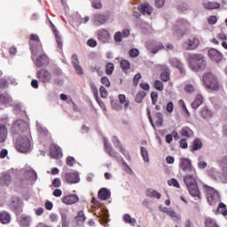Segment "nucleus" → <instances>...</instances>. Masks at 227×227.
<instances>
[{
	"instance_id": "obj_47",
	"label": "nucleus",
	"mask_w": 227,
	"mask_h": 227,
	"mask_svg": "<svg viewBox=\"0 0 227 227\" xmlns=\"http://www.w3.org/2000/svg\"><path fill=\"white\" fill-rule=\"evenodd\" d=\"M129 54L130 58H137V56H139V50L133 48L129 50Z\"/></svg>"
},
{
	"instance_id": "obj_2",
	"label": "nucleus",
	"mask_w": 227,
	"mask_h": 227,
	"mask_svg": "<svg viewBox=\"0 0 227 227\" xmlns=\"http://www.w3.org/2000/svg\"><path fill=\"white\" fill-rule=\"evenodd\" d=\"M184 184L192 196L193 198H199V200H201V193L200 192V188H198V184L196 183V178H194V176L187 175L184 177Z\"/></svg>"
},
{
	"instance_id": "obj_42",
	"label": "nucleus",
	"mask_w": 227,
	"mask_h": 227,
	"mask_svg": "<svg viewBox=\"0 0 227 227\" xmlns=\"http://www.w3.org/2000/svg\"><path fill=\"white\" fill-rule=\"evenodd\" d=\"M169 62L172 67H176V68H182V64L180 63V60H178V59H170Z\"/></svg>"
},
{
	"instance_id": "obj_16",
	"label": "nucleus",
	"mask_w": 227,
	"mask_h": 227,
	"mask_svg": "<svg viewBox=\"0 0 227 227\" xmlns=\"http://www.w3.org/2000/svg\"><path fill=\"white\" fill-rule=\"evenodd\" d=\"M66 180L68 184H79L81 179L77 173H67L66 174Z\"/></svg>"
},
{
	"instance_id": "obj_59",
	"label": "nucleus",
	"mask_w": 227,
	"mask_h": 227,
	"mask_svg": "<svg viewBox=\"0 0 227 227\" xmlns=\"http://www.w3.org/2000/svg\"><path fill=\"white\" fill-rule=\"evenodd\" d=\"M156 8H162L166 3V0H154Z\"/></svg>"
},
{
	"instance_id": "obj_6",
	"label": "nucleus",
	"mask_w": 227,
	"mask_h": 227,
	"mask_svg": "<svg viewBox=\"0 0 227 227\" xmlns=\"http://www.w3.org/2000/svg\"><path fill=\"white\" fill-rule=\"evenodd\" d=\"M42 47L39 49H32V59L35 61V65L38 67H42L44 63L47 62V55L42 54Z\"/></svg>"
},
{
	"instance_id": "obj_13",
	"label": "nucleus",
	"mask_w": 227,
	"mask_h": 227,
	"mask_svg": "<svg viewBox=\"0 0 227 227\" xmlns=\"http://www.w3.org/2000/svg\"><path fill=\"white\" fill-rule=\"evenodd\" d=\"M72 65L74 66V68L78 75H82L83 71L82 67L79 65V59L77 58V55L74 54L72 56Z\"/></svg>"
},
{
	"instance_id": "obj_7",
	"label": "nucleus",
	"mask_w": 227,
	"mask_h": 227,
	"mask_svg": "<svg viewBox=\"0 0 227 227\" xmlns=\"http://www.w3.org/2000/svg\"><path fill=\"white\" fill-rule=\"evenodd\" d=\"M198 47H200V39L196 36L190 37L182 43V48L184 51H195Z\"/></svg>"
},
{
	"instance_id": "obj_30",
	"label": "nucleus",
	"mask_w": 227,
	"mask_h": 227,
	"mask_svg": "<svg viewBox=\"0 0 227 227\" xmlns=\"http://www.w3.org/2000/svg\"><path fill=\"white\" fill-rule=\"evenodd\" d=\"M201 146H203V144L201 143V140L195 139L193 141V145H192V152H196L198 150H201Z\"/></svg>"
},
{
	"instance_id": "obj_14",
	"label": "nucleus",
	"mask_w": 227,
	"mask_h": 227,
	"mask_svg": "<svg viewBox=\"0 0 227 227\" xmlns=\"http://www.w3.org/2000/svg\"><path fill=\"white\" fill-rule=\"evenodd\" d=\"M138 10L142 15H146L147 17H150L152 15V12H153V9L149 4H144L138 7Z\"/></svg>"
},
{
	"instance_id": "obj_17",
	"label": "nucleus",
	"mask_w": 227,
	"mask_h": 227,
	"mask_svg": "<svg viewBox=\"0 0 227 227\" xmlns=\"http://www.w3.org/2000/svg\"><path fill=\"white\" fill-rule=\"evenodd\" d=\"M98 39L101 40V42H103L104 43L109 42V40L111 38V35L106 29L99 30L98 32Z\"/></svg>"
},
{
	"instance_id": "obj_28",
	"label": "nucleus",
	"mask_w": 227,
	"mask_h": 227,
	"mask_svg": "<svg viewBox=\"0 0 227 227\" xmlns=\"http://www.w3.org/2000/svg\"><path fill=\"white\" fill-rule=\"evenodd\" d=\"M119 98V102L121 104L124 105V108L129 109V106H130V101L129 99H127V98L125 97V95L123 94H120L118 96Z\"/></svg>"
},
{
	"instance_id": "obj_51",
	"label": "nucleus",
	"mask_w": 227,
	"mask_h": 227,
	"mask_svg": "<svg viewBox=\"0 0 227 227\" xmlns=\"http://www.w3.org/2000/svg\"><path fill=\"white\" fill-rule=\"evenodd\" d=\"M53 31L55 33L57 43H58L59 47L61 49L63 47V43H61V37H59V33L56 30H53Z\"/></svg>"
},
{
	"instance_id": "obj_57",
	"label": "nucleus",
	"mask_w": 227,
	"mask_h": 227,
	"mask_svg": "<svg viewBox=\"0 0 227 227\" xmlns=\"http://www.w3.org/2000/svg\"><path fill=\"white\" fill-rule=\"evenodd\" d=\"M69 225L70 222H68L67 215H62V227H68Z\"/></svg>"
},
{
	"instance_id": "obj_45",
	"label": "nucleus",
	"mask_w": 227,
	"mask_h": 227,
	"mask_svg": "<svg viewBox=\"0 0 227 227\" xmlns=\"http://www.w3.org/2000/svg\"><path fill=\"white\" fill-rule=\"evenodd\" d=\"M206 227H219V225H217V223L215 222V220H213L212 218H208L206 220Z\"/></svg>"
},
{
	"instance_id": "obj_49",
	"label": "nucleus",
	"mask_w": 227,
	"mask_h": 227,
	"mask_svg": "<svg viewBox=\"0 0 227 227\" xmlns=\"http://www.w3.org/2000/svg\"><path fill=\"white\" fill-rule=\"evenodd\" d=\"M121 67L122 68V70H129V68H130V63H129V61L127 60H121Z\"/></svg>"
},
{
	"instance_id": "obj_35",
	"label": "nucleus",
	"mask_w": 227,
	"mask_h": 227,
	"mask_svg": "<svg viewBox=\"0 0 227 227\" xmlns=\"http://www.w3.org/2000/svg\"><path fill=\"white\" fill-rule=\"evenodd\" d=\"M181 136H184V137H191V136H192V130L187 127H184L181 129Z\"/></svg>"
},
{
	"instance_id": "obj_1",
	"label": "nucleus",
	"mask_w": 227,
	"mask_h": 227,
	"mask_svg": "<svg viewBox=\"0 0 227 227\" xmlns=\"http://www.w3.org/2000/svg\"><path fill=\"white\" fill-rule=\"evenodd\" d=\"M189 67L194 72H200L207 67L205 56L200 53L190 54L188 56Z\"/></svg>"
},
{
	"instance_id": "obj_21",
	"label": "nucleus",
	"mask_w": 227,
	"mask_h": 227,
	"mask_svg": "<svg viewBox=\"0 0 227 227\" xmlns=\"http://www.w3.org/2000/svg\"><path fill=\"white\" fill-rule=\"evenodd\" d=\"M75 222L78 226H82V224H84V223L86 222V215H84V213L82 211H79L77 213Z\"/></svg>"
},
{
	"instance_id": "obj_18",
	"label": "nucleus",
	"mask_w": 227,
	"mask_h": 227,
	"mask_svg": "<svg viewBox=\"0 0 227 227\" xmlns=\"http://www.w3.org/2000/svg\"><path fill=\"white\" fill-rule=\"evenodd\" d=\"M112 142L114 143V146H116V148L121 149V153L125 155L126 159H128V160H130V156H129V153L125 151V149H123L121 145H120V141L118 140V137H113Z\"/></svg>"
},
{
	"instance_id": "obj_41",
	"label": "nucleus",
	"mask_w": 227,
	"mask_h": 227,
	"mask_svg": "<svg viewBox=\"0 0 227 227\" xmlns=\"http://www.w3.org/2000/svg\"><path fill=\"white\" fill-rule=\"evenodd\" d=\"M2 182L5 185H10V184L12 182V176L9 174H4L2 176Z\"/></svg>"
},
{
	"instance_id": "obj_33",
	"label": "nucleus",
	"mask_w": 227,
	"mask_h": 227,
	"mask_svg": "<svg viewBox=\"0 0 227 227\" xmlns=\"http://www.w3.org/2000/svg\"><path fill=\"white\" fill-rule=\"evenodd\" d=\"M141 155L145 162H150V154L148 153V149L141 147Z\"/></svg>"
},
{
	"instance_id": "obj_27",
	"label": "nucleus",
	"mask_w": 227,
	"mask_h": 227,
	"mask_svg": "<svg viewBox=\"0 0 227 227\" xmlns=\"http://www.w3.org/2000/svg\"><path fill=\"white\" fill-rule=\"evenodd\" d=\"M201 104H203V96L197 95L196 98L192 103V109H198V107H200V106H201Z\"/></svg>"
},
{
	"instance_id": "obj_22",
	"label": "nucleus",
	"mask_w": 227,
	"mask_h": 227,
	"mask_svg": "<svg viewBox=\"0 0 227 227\" xmlns=\"http://www.w3.org/2000/svg\"><path fill=\"white\" fill-rule=\"evenodd\" d=\"M8 137V129L6 126L0 125V143H4Z\"/></svg>"
},
{
	"instance_id": "obj_20",
	"label": "nucleus",
	"mask_w": 227,
	"mask_h": 227,
	"mask_svg": "<svg viewBox=\"0 0 227 227\" xmlns=\"http://www.w3.org/2000/svg\"><path fill=\"white\" fill-rule=\"evenodd\" d=\"M25 176L30 180V182H36V180H38V175L36 174V171L33 169L27 170L25 172Z\"/></svg>"
},
{
	"instance_id": "obj_58",
	"label": "nucleus",
	"mask_w": 227,
	"mask_h": 227,
	"mask_svg": "<svg viewBox=\"0 0 227 227\" xmlns=\"http://www.w3.org/2000/svg\"><path fill=\"white\" fill-rule=\"evenodd\" d=\"M141 80V74H137L133 78V84L134 86H137L139 84V81Z\"/></svg>"
},
{
	"instance_id": "obj_52",
	"label": "nucleus",
	"mask_w": 227,
	"mask_h": 227,
	"mask_svg": "<svg viewBox=\"0 0 227 227\" xmlns=\"http://www.w3.org/2000/svg\"><path fill=\"white\" fill-rule=\"evenodd\" d=\"M161 81H163L164 82H168V81H169V72L168 71H164L161 74Z\"/></svg>"
},
{
	"instance_id": "obj_4",
	"label": "nucleus",
	"mask_w": 227,
	"mask_h": 227,
	"mask_svg": "<svg viewBox=\"0 0 227 227\" xmlns=\"http://www.w3.org/2000/svg\"><path fill=\"white\" fill-rule=\"evenodd\" d=\"M203 189L209 205H215V203H219V201H221L219 192H217L215 189L208 185H204Z\"/></svg>"
},
{
	"instance_id": "obj_12",
	"label": "nucleus",
	"mask_w": 227,
	"mask_h": 227,
	"mask_svg": "<svg viewBox=\"0 0 227 227\" xmlns=\"http://www.w3.org/2000/svg\"><path fill=\"white\" fill-rule=\"evenodd\" d=\"M37 77L43 81V82H49V81H51V73L46 69H41L37 72Z\"/></svg>"
},
{
	"instance_id": "obj_46",
	"label": "nucleus",
	"mask_w": 227,
	"mask_h": 227,
	"mask_svg": "<svg viewBox=\"0 0 227 227\" xmlns=\"http://www.w3.org/2000/svg\"><path fill=\"white\" fill-rule=\"evenodd\" d=\"M154 88L158 90V91H162V90H164V84L162 82L156 80L154 82Z\"/></svg>"
},
{
	"instance_id": "obj_53",
	"label": "nucleus",
	"mask_w": 227,
	"mask_h": 227,
	"mask_svg": "<svg viewBox=\"0 0 227 227\" xmlns=\"http://www.w3.org/2000/svg\"><path fill=\"white\" fill-rule=\"evenodd\" d=\"M99 93L102 98H107V90L104 86L100 87Z\"/></svg>"
},
{
	"instance_id": "obj_48",
	"label": "nucleus",
	"mask_w": 227,
	"mask_h": 227,
	"mask_svg": "<svg viewBox=\"0 0 227 227\" xmlns=\"http://www.w3.org/2000/svg\"><path fill=\"white\" fill-rule=\"evenodd\" d=\"M168 185H173V187H176L180 189V184H178V180L173 178L168 181Z\"/></svg>"
},
{
	"instance_id": "obj_61",
	"label": "nucleus",
	"mask_w": 227,
	"mask_h": 227,
	"mask_svg": "<svg viewBox=\"0 0 227 227\" xmlns=\"http://www.w3.org/2000/svg\"><path fill=\"white\" fill-rule=\"evenodd\" d=\"M92 7L95 8L96 10H100V8H102V4L98 0L94 1L92 2Z\"/></svg>"
},
{
	"instance_id": "obj_3",
	"label": "nucleus",
	"mask_w": 227,
	"mask_h": 227,
	"mask_svg": "<svg viewBox=\"0 0 227 227\" xmlns=\"http://www.w3.org/2000/svg\"><path fill=\"white\" fill-rule=\"evenodd\" d=\"M203 81L207 90L211 91H218V90H221V83H219V80H217V77L214 75V74L206 73L203 75Z\"/></svg>"
},
{
	"instance_id": "obj_10",
	"label": "nucleus",
	"mask_w": 227,
	"mask_h": 227,
	"mask_svg": "<svg viewBox=\"0 0 227 227\" xmlns=\"http://www.w3.org/2000/svg\"><path fill=\"white\" fill-rule=\"evenodd\" d=\"M50 154L52 159H61L63 157V153L61 152V148L54 144L51 145Z\"/></svg>"
},
{
	"instance_id": "obj_56",
	"label": "nucleus",
	"mask_w": 227,
	"mask_h": 227,
	"mask_svg": "<svg viewBox=\"0 0 227 227\" xmlns=\"http://www.w3.org/2000/svg\"><path fill=\"white\" fill-rule=\"evenodd\" d=\"M11 207L12 208H19V207H20V203L19 202V199H14L12 202H11Z\"/></svg>"
},
{
	"instance_id": "obj_37",
	"label": "nucleus",
	"mask_w": 227,
	"mask_h": 227,
	"mask_svg": "<svg viewBox=\"0 0 227 227\" xmlns=\"http://www.w3.org/2000/svg\"><path fill=\"white\" fill-rule=\"evenodd\" d=\"M201 116L202 118H204L205 120H209V118H212L213 114L212 111L208 110V109H204L201 112Z\"/></svg>"
},
{
	"instance_id": "obj_55",
	"label": "nucleus",
	"mask_w": 227,
	"mask_h": 227,
	"mask_svg": "<svg viewBox=\"0 0 227 227\" xmlns=\"http://www.w3.org/2000/svg\"><path fill=\"white\" fill-rule=\"evenodd\" d=\"M10 102V97L0 95V104H8Z\"/></svg>"
},
{
	"instance_id": "obj_50",
	"label": "nucleus",
	"mask_w": 227,
	"mask_h": 227,
	"mask_svg": "<svg viewBox=\"0 0 227 227\" xmlns=\"http://www.w3.org/2000/svg\"><path fill=\"white\" fill-rule=\"evenodd\" d=\"M151 98L153 105L155 106V104H157V100H159V94L157 92H152Z\"/></svg>"
},
{
	"instance_id": "obj_36",
	"label": "nucleus",
	"mask_w": 227,
	"mask_h": 227,
	"mask_svg": "<svg viewBox=\"0 0 227 227\" xmlns=\"http://www.w3.org/2000/svg\"><path fill=\"white\" fill-rule=\"evenodd\" d=\"M123 219H124L125 223H128V224H131V226H134V224H136V223H137V221H136V219L132 218L130 216V215H125Z\"/></svg>"
},
{
	"instance_id": "obj_24",
	"label": "nucleus",
	"mask_w": 227,
	"mask_h": 227,
	"mask_svg": "<svg viewBox=\"0 0 227 227\" xmlns=\"http://www.w3.org/2000/svg\"><path fill=\"white\" fill-rule=\"evenodd\" d=\"M96 22H98V24H106L107 20H109V15L107 14H98L95 16Z\"/></svg>"
},
{
	"instance_id": "obj_29",
	"label": "nucleus",
	"mask_w": 227,
	"mask_h": 227,
	"mask_svg": "<svg viewBox=\"0 0 227 227\" xmlns=\"http://www.w3.org/2000/svg\"><path fill=\"white\" fill-rule=\"evenodd\" d=\"M152 45L153 47L151 48V52H153V54H157V52L162 49V43L153 42Z\"/></svg>"
},
{
	"instance_id": "obj_54",
	"label": "nucleus",
	"mask_w": 227,
	"mask_h": 227,
	"mask_svg": "<svg viewBox=\"0 0 227 227\" xmlns=\"http://www.w3.org/2000/svg\"><path fill=\"white\" fill-rule=\"evenodd\" d=\"M101 82L104 84V86H106V88H109L111 86V82H109V78L107 76H103L101 78Z\"/></svg>"
},
{
	"instance_id": "obj_62",
	"label": "nucleus",
	"mask_w": 227,
	"mask_h": 227,
	"mask_svg": "<svg viewBox=\"0 0 227 227\" xmlns=\"http://www.w3.org/2000/svg\"><path fill=\"white\" fill-rule=\"evenodd\" d=\"M208 24L214 25L217 22V17L215 16H210L207 20Z\"/></svg>"
},
{
	"instance_id": "obj_25",
	"label": "nucleus",
	"mask_w": 227,
	"mask_h": 227,
	"mask_svg": "<svg viewBox=\"0 0 227 227\" xmlns=\"http://www.w3.org/2000/svg\"><path fill=\"white\" fill-rule=\"evenodd\" d=\"M111 196V192H109L106 188H102L98 192V198L99 200H106L107 198Z\"/></svg>"
},
{
	"instance_id": "obj_39",
	"label": "nucleus",
	"mask_w": 227,
	"mask_h": 227,
	"mask_svg": "<svg viewBox=\"0 0 227 227\" xmlns=\"http://www.w3.org/2000/svg\"><path fill=\"white\" fill-rule=\"evenodd\" d=\"M207 164L203 160V157H199L198 159V168L199 169H207Z\"/></svg>"
},
{
	"instance_id": "obj_23",
	"label": "nucleus",
	"mask_w": 227,
	"mask_h": 227,
	"mask_svg": "<svg viewBox=\"0 0 227 227\" xmlns=\"http://www.w3.org/2000/svg\"><path fill=\"white\" fill-rule=\"evenodd\" d=\"M10 221H12V216H10V214L4 211L0 213V223H2V224H9Z\"/></svg>"
},
{
	"instance_id": "obj_60",
	"label": "nucleus",
	"mask_w": 227,
	"mask_h": 227,
	"mask_svg": "<svg viewBox=\"0 0 227 227\" xmlns=\"http://www.w3.org/2000/svg\"><path fill=\"white\" fill-rule=\"evenodd\" d=\"M168 113L171 114L173 113V109H175V105L173 104V102H168L167 104V107H166Z\"/></svg>"
},
{
	"instance_id": "obj_34",
	"label": "nucleus",
	"mask_w": 227,
	"mask_h": 227,
	"mask_svg": "<svg viewBox=\"0 0 227 227\" xmlns=\"http://www.w3.org/2000/svg\"><path fill=\"white\" fill-rule=\"evenodd\" d=\"M167 215L172 217V219H175V221H182V215L176 214L173 209H168Z\"/></svg>"
},
{
	"instance_id": "obj_43",
	"label": "nucleus",
	"mask_w": 227,
	"mask_h": 227,
	"mask_svg": "<svg viewBox=\"0 0 227 227\" xmlns=\"http://www.w3.org/2000/svg\"><path fill=\"white\" fill-rule=\"evenodd\" d=\"M106 72L107 75L113 74V72H114V64L113 63L106 64Z\"/></svg>"
},
{
	"instance_id": "obj_44",
	"label": "nucleus",
	"mask_w": 227,
	"mask_h": 227,
	"mask_svg": "<svg viewBox=\"0 0 227 227\" xmlns=\"http://www.w3.org/2000/svg\"><path fill=\"white\" fill-rule=\"evenodd\" d=\"M217 210L218 212H221L223 215H227L226 205H224V203L223 202L219 203Z\"/></svg>"
},
{
	"instance_id": "obj_64",
	"label": "nucleus",
	"mask_w": 227,
	"mask_h": 227,
	"mask_svg": "<svg viewBox=\"0 0 227 227\" xmlns=\"http://www.w3.org/2000/svg\"><path fill=\"white\" fill-rule=\"evenodd\" d=\"M53 187H61V180L59 178H55L52 182Z\"/></svg>"
},
{
	"instance_id": "obj_26",
	"label": "nucleus",
	"mask_w": 227,
	"mask_h": 227,
	"mask_svg": "<svg viewBox=\"0 0 227 227\" xmlns=\"http://www.w3.org/2000/svg\"><path fill=\"white\" fill-rule=\"evenodd\" d=\"M221 5L215 2H206L203 4L205 10H217Z\"/></svg>"
},
{
	"instance_id": "obj_9",
	"label": "nucleus",
	"mask_w": 227,
	"mask_h": 227,
	"mask_svg": "<svg viewBox=\"0 0 227 227\" xmlns=\"http://www.w3.org/2000/svg\"><path fill=\"white\" fill-rule=\"evenodd\" d=\"M207 54L211 61L215 63H221V61H223V54L215 49H210Z\"/></svg>"
},
{
	"instance_id": "obj_31",
	"label": "nucleus",
	"mask_w": 227,
	"mask_h": 227,
	"mask_svg": "<svg viewBox=\"0 0 227 227\" xmlns=\"http://www.w3.org/2000/svg\"><path fill=\"white\" fill-rule=\"evenodd\" d=\"M146 97V92L140 90L137 93L135 98V102H137V104H141L143 102V98Z\"/></svg>"
},
{
	"instance_id": "obj_63",
	"label": "nucleus",
	"mask_w": 227,
	"mask_h": 227,
	"mask_svg": "<svg viewBox=\"0 0 227 227\" xmlns=\"http://www.w3.org/2000/svg\"><path fill=\"white\" fill-rule=\"evenodd\" d=\"M121 38H123V35L121 32L115 33V35H114L115 42H121Z\"/></svg>"
},
{
	"instance_id": "obj_38",
	"label": "nucleus",
	"mask_w": 227,
	"mask_h": 227,
	"mask_svg": "<svg viewBox=\"0 0 227 227\" xmlns=\"http://www.w3.org/2000/svg\"><path fill=\"white\" fill-rule=\"evenodd\" d=\"M221 180L223 184H227V166L223 167Z\"/></svg>"
},
{
	"instance_id": "obj_8",
	"label": "nucleus",
	"mask_w": 227,
	"mask_h": 227,
	"mask_svg": "<svg viewBox=\"0 0 227 227\" xmlns=\"http://www.w3.org/2000/svg\"><path fill=\"white\" fill-rule=\"evenodd\" d=\"M179 168L184 172V173H192L191 175L194 176V168H192V163L191 162V160L187 158H181Z\"/></svg>"
},
{
	"instance_id": "obj_5",
	"label": "nucleus",
	"mask_w": 227,
	"mask_h": 227,
	"mask_svg": "<svg viewBox=\"0 0 227 227\" xmlns=\"http://www.w3.org/2000/svg\"><path fill=\"white\" fill-rule=\"evenodd\" d=\"M16 150L20 153H27L31 150V141L27 136H20L17 138Z\"/></svg>"
},
{
	"instance_id": "obj_19",
	"label": "nucleus",
	"mask_w": 227,
	"mask_h": 227,
	"mask_svg": "<svg viewBox=\"0 0 227 227\" xmlns=\"http://www.w3.org/2000/svg\"><path fill=\"white\" fill-rule=\"evenodd\" d=\"M145 196H147L148 198H154L156 200H160V198H162V195L160 194V192L153 189L146 190Z\"/></svg>"
},
{
	"instance_id": "obj_32",
	"label": "nucleus",
	"mask_w": 227,
	"mask_h": 227,
	"mask_svg": "<svg viewBox=\"0 0 227 227\" xmlns=\"http://www.w3.org/2000/svg\"><path fill=\"white\" fill-rule=\"evenodd\" d=\"M196 90H197L196 85H193V84H186L184 86V91L189 95H192V93H195Z\"/></svg>"
},
{
	"instance_id": "obj_11",
	"label": "nucleus",
	"mask_w": 227,
	"mask_h": 227,
	"mask_svg": "<svg viewBox=\"0 0 227 227\" xmlns=\"http://www.w3.org/2000/svg\"><path fill=\"white\" fill-rule=\"evenodd\" d=\"M104 146L109 157H113L114 159H116V157H118V153L114 152V149H113L111 144L109 143V141H107V138H104Z\"/></svg>"
},
{
	"instance_id": "obj_40",
	"label": "nucleus",
	"mask_w": 227,
	"mask_h": 227,
	"mask_svg": "<svg viewBox=\"0 0 227 227\" xmlns=\"http://www.w3.org/2000/svg\"><path fill=\"white\" fill-rule=\"evenodd\" d=\"M21 226H29L31 224V218L29 216H23L20 220Z\"/></svg>"
},
{
	"instance_id": "obj_15",
	"label": "nucleus",
	"mask_w": 227,
	"mask_h": 227,
	"mask_svg": "<svg viewBox=\"0 0 227 227\" xmlns=\"http://www.w3.org/2000/svg\"><path fill=\"white\" fill-rule=\"evenodd\" d=\"M79 201V197L77 195H67L62 199V203L65 205H74Z\"/></svg>"
}]
</instances>
